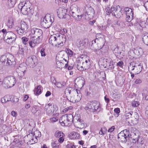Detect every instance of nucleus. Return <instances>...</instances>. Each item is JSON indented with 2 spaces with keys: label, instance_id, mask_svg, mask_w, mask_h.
Instances as JSON below:
<instances>
[{
  "label": "nucleus",
  "instance_id": "1",
  "mask_svg": "<svg viewBox=\"0 0 148 148\" xmlns=\"http://www.w3.org/2000/svg\"><path fill=\"white\" fill-rule=\"evenodd\" d=\"M65 94L67 96H70V101L75 103L79 101L81 99V95L78 92L77 90L74 88L69 87L65 91Z\"/></svg>",
  "mask_w": 148,
  "mask_h": 148
},
{
  "label": "nucleus",
  "instance_id": "2",
  "mask_svg": "<svg viewBox=\"0 0 148 148\" xmlns=\"http://www.w3.org/2000/svg\"><path fill=\"white\" fill-rule=\"evenodd\" d=\"M65 38L58 33L51 35L49 39V42L51 45L58 47L62 46L65 42Z\"/></svg>",
  "mask_w": 148,
  "mask_h": 148
},
{
  "label": "nucleus",
  "instance_id": "3",
  "mask_svg": "<svg viewBox=\"0 0 148 148\" xmlns=\"http://www.w3.org/2000/svg\"><path fill=\"white\" fill-rule=\"evenodd\" d=\"M105 42L104 38H99L90 42L89 44L91 49L94 50H99L103 47Z\"/></svg>",
  "mask_w": 148,
  "mask_h": 148
},
{
  "label": "nucleus",
  "instance_id": "4",
  "mask_svg": "<svg viewBox=\"0 0 148 148\" xmlns=\"http://www.w3.org/2000/svg\"><path fill=\"white\" fill-rule=\"evenodd\" d=\"M74 117L71 114L62 115L59 119V122L62 126H69L73 123Z\"/></svg>",
  "mask_w": 148,
  "mask_h": 148
},
{
  "label": "nucleus",
  "instance_id": "5",
  "mask_svg": "<svg viewBox=\"0 0 148 148\" xmlns=\"http://www.w3.org/2000/svg\"><path fill=\"white\" fill-rule=\"evenodd\" d=\"M31 5L29 1H21L18 5V8L23 14L27 15L29 12Z\"/></svg>",
  "mask_w": 148,
  "mask_h": 148
},
{
  "label": "nucleus",
  "instance_id": "6",
  "mask_svg": "<svg viewBox=\"0 0 148 148\" xmlns=\"http://www.w3.org/2000/svg\"><path fill=\"white\" fill-rule=\"evenodd\" d=\"M142 68L143 66L139 61H133L130 63L129 69L133 71L135 74H137L141 72Z\"/></svg>",
  "mask_w": 148,
  "mask_h": 148
},
{
  "label": "nucleus",
  "instance_id": "7",
  "mask_svg": "<svg viewBox=\"0 0 148 148\" xmlns=\"http://www.w3.org/2000/svg\"><path fill=\"white\" fill-rule=\"evenodd\" d=\"M16 79L13 76H8L5 77L3 81V86L5 88L13 86L16 83Z\"/></svg>",
  "mask_w": 148,
  "mask_h": 148
},
{
  "label": "nucleus",
  "instance_id": "8",
  "mask_svg": "<svg viewBox=\"0 0 148 148\" xmlns=\"http://www.w3.org/2000/svg\"><path fill=\"white\" fill-rule=\"evenodd\" d=\"M2 62H5L7 65H11L15 64V58L14 56L11 54H7L6 56L2 55L0 59Z\"/></svg>",
  "mask_w": 148,
  "mask_h": 148
},
{
  "label": "nucleus",
  "instance_id": "9",
  "mask_svg": "<svg viewBox=\"0 0 148 148\" xmlns=\"http://www.w3.org/2000/svg\"><path fill=\"white\" fill-rule=\"evenodd\" d=\"M4 39L7 43L10 44L14 42L16 39V35L12 32H6L3 35Z\"/></svg>",
  "mask_w": 148,
  "mask_h": 148
},
{
  "label": "nucleus",
  "instance_id": "10",
  "mask_svg": "<svg viewBox=\"0 0 148 148\" xmlns=\"http://www.w3.org/2000/svg\"><path fill=\"white\" fill-rule=\"evenodd\" d=\"M94 13L95 11L94 9L92 7H90L88 8L86 12L80 15V18L79 19H81L82 17H83L85 19L89 20L93 16Z\"/></svg>",
  "mask_w": 148,
  "mask_h": 148
},
{
  "label": "nucleus",
  "instance_id": "11",
  "mask_svg": "<svg viewBox=\"0 0 148 148\" xmlns=\"http://www.w3.org/2000/svg\"><path fill=\"white\" fill-rule=\"evenodd\" d=\"M73 123L78 128H83L85 126V122L81 118L79 114H77L76 116H74Z\"/></svg>",
  "mask_w": 148,
  "mask_h": 148
},
{
  "label": "nucleus",
  "instance_id": "12",
  "mask_svg": "<svg viewBox=\"0 0 148 148\" xmlns=\"http://www.w3.org/2000/svg\"><path fill=\"white\" fill-rule=\"evenodd\" d=\"M129 137V131L127 130H124L118 135V138L119 141L126 143L127 141V138Z\"/></svg>",
  "mask_w": 148,
  "mask_h": 148
},
{
  "label": "nucleus",
  "instance_id": "13",
  "mask_svg": "<svg viewBox=\"0 0 148 148\" xmlns=\"http://www.w3.org/2000/svg\"><path fill=\"white\" fill-rule=\"evenodd\" d=\"M54 19L53 17H51L49 14H47L43 18V21H42L41 23L45 27L47 28L49 27L54 22Z\"/></svg>",
  "mask_w": 148,
  "mask_h": 148
},
{
  "label": "nucleus",
  "instance_id": "14",
  "mask_svg": "<svg viewBox=\"0 0 148 148\" xmlns=\"http://www.w3.org/2000/svg\"><path fill=\"white\" fill-rule=\"evenodd\" d=\"M20 24L21 27H16V30L18 33L20 35H21L22 34L26 33L28 28V25L24 21H21V22Z\"/></svg>",
  "mask_w": 148,
  "mask_h": 148
},
{
  "label": "nucleus",
  "instance_id": "15",
  "mask_svg": "<svg viewBox=\"0 0 148 148\" xmlns=\"http://www.w3.org/2000/svg\"><path fill=\"white\" fill-rule=\"evenodd\" d=\"M124 10L126 15V20L128 22H131L133 17L134 12L132 10L129 8L126 7L124 8Z\"/></svg>",
  "mask_w": 148,
  "mask_h": 148
},
{
  "label": "nucleus",
  "instance_id": "16",
  "mask_svg": "<svg viewBox=\"0 0 148 148\" xmlns=\"http://www.w3.org/2000/svg\"><path fill=\"white\" fill-rule=\"evenodd\" d=\"M30 35L31 37L37 39L40 38L42 34V31L40 29L33 28L31 29Z\"/></svg>",
  "mask_w": 148,
  "mask_h": 148
},
{
  "label": "nucleus",
  "instance_id": "17",
  "mask_svg": "<svg viewBox=\"0 0 148 148\" xmlns=\"http://www.w3.org/2000/svg\"><path fill=\"white\" fill-rule=\"evenodd\" d=\"M88 106L89 110L90 111L93 112L97 111L100 108L99 104L96 101L89 102Z\"/></svg>",
  "mask_w": 148,
  "mask_h": 148
},
{
  "label": "nucleus",
  "instance_id": "18",
  "mask_svg": "<svg viewBox=\"0 0 148 148\" xmlns=\"http://www.w3.org/2000/svg\"><path fill=\"white\" fill-rule=\"evenodd\" d=\"M27 67L25 64H20L16 69V72L18 73V76L20 77L23 76L25 74V72L26 71Z\"/></svg>",
  "mask_w": 148,
  "mask_h": 148
},
{
  "label": "nucleus",
  "instance_id": "19",
  "mask_svg": "<svg viewBox=\"0 0 148 148\" xmlns=\"http://www.w3.org/2000/svg\"><path fill=\"white\" fill-rule=\"evenodd\" d=\"M41 136L40 132L38 130H36L34 132H32L31 133L27 135V137H29L30 136H33V138L31 139L30 142L33 144L37 141V138L40 137Z\"/></svg>",
  "mask_w": 148,
  "mask_h": 148
},
{
  "label": "nucleus",
  "instance_id": "20",
  "mask_svg": "<svg viewBox=\"0 0 148 148\" xmlns=\"http://www.w3.org/2000/svg\"><path fill=\"white\" fill-rule=\"evenodd\" d=\"M82 66H79L77 64V68L80 71H83L84 69L86 70L90 67V63L89 60H86L82 62Z\"/></svg>",
  "mask_w": 148,
  "mask_h": 148
},
{
  "label": "nucleus",
  "instance_id": "21",
  "mask_svg": "<svg viewBox=\"0 0 148 148\" xmlns=\"http://www.w3.org/2000/svg\"><path fill=\"white\" fill-rule=\"evenodd\" d=\"M36 58L35 56H32L26 59V64L30 67H33L35 66Z\"/></svg>",
  "mask_w": 148,
  "mask_h": 148
},
{
  "label": "nucleus",
  "instance_id": "22",
  "mask_svg": "<svg viewBox=\"0 0 148 148\" xmlns=\"http://www.w3.org/2000/svg\"><path fill=\"white\" fill-rule=\"evenodd\" d=\"M40 38L37 39L32 37L29 42V45L31 48H34L40 42Z\"/></svg>",
  "mask_w": 148,
  "mask_h": 148
},
{
  "label": "nucleus",
  "instance_id": "23",
  "mask_svg": "<svg viewBox=\"0 0 148 148\" xmlns=\"http://www.w3.org/2000/svg\"><path fill=\"white\" fill-rule=\"evenodd\" d=\"M66 10L63 8H60L58 10L57 14L58 16L60 18H63L66 17L67 15Z\"/></svg>",
  "mask_w": 148,
  "mask_h": 148
},
{
  "label": "nucleus",
  "instance_id": "24",
  "mask_svg": "<svg viewBox=\"0 0 148 148\" xmlns=\"http://www.w3.org/2000/svg\"><path fill=\"white\" fill-rule=\"evenodd\" d=\"M64 134L62 132L59 131H57L54 134L55 136L57 138H59L58 141L60 143H62L64 140Z\"/></svg>",
  "mask_w": 148,
  "mask_h": 148
},
{
  "label": "nucleus",
  "instance_id": "25",
  "mask_svg": "<svg viewBox=\"0 0 148 148\" xmlns=\"http://www.w3.org/2000/svg\"><path fill=\"white\" fill-rule=\"evenodd\" d=\"M71 10L70 12V14L74 17H76V16L79 17V16L78 15L76 14V13L79 12L78 8L77 6L74 7L72 6L71 7Z\"/></svg>",
  "mask_w": 148,
  "mask_h": 148
},
{
  "label": "nucleus",
  "instance_id": "26",
  "mask_svg": "<svg viewBox=\"0 0 148 148\" xmlns=\"http://www.w3.org/2000/svg\"><path fill=\"white\" fill-rule=\"evenodd\" d=\"M133 112L132 111L130 112H126L124 116V118L126 121L129 123H130L131 121V120L132 118Z\"/></svg>",
  "mask_w": 148,
  "mask_h": 148
},
{
  "label": "nucleus",
  "instance_id": "27",
  "mask_svg": "<svg viewBox=\"0 0 148 148\" xmlns=\"http://www.w3.org/2000/svg\"><path fill=\"white\" fill-rule=\"evenodd\" d=\"M132 115H133V117L132 116V118L131 120L132 123H133L134 124H136L138 122V115L136 112H133Z\"/></svg>",
  "mask_w": 148,
  "mask_h": 148
},
{
  "label": "nucleus",
  "instance_id": "28",
  "mask_svg": "<svg viewBox=\"0 0 148 148\" xmlns=\"http://www.w3.org/2000/svg\"><path fill=\"white\" fill-rule=\"evenodd\" d=\"M121 10V9L119 5H117L115 7H112V15L116 16V15H117V13L119 12H120Z\"/></svg>",
  "mask_w": 148,
  "mask_h": 148
},
{
  "label": "nucleus",
  "instance_id": "29",
  "mask_svg": "<svg viewBox=\"0 0 148 148\" xmlns=\"http://www.w3.org/2000/svg\"><path fill=\"white\" fill-rule=\"evenodd\" d=\"M69 137L71 139H79L80 138V134L78 132H73L69 135Z\"/></svg>",
  "mask_w": 148,
  "mask_h": 148
},
{
  "label": "nucleus",
  "instance_id": "30",
  "mask_svg": "<svg viewBox=\"0 0 148 148\" xmlns=\"http://www.w3.org/2000/svg\"><path fill=\"white\" fill-rule=\"evenodd\" d=\"M52 108V105L51 103H49L45 106V110L46 111V113L48 115H49L51 113Z\"/></svg>",
  "mask_w": 148,
  "mask_h": 148
},
{
  "label": "nucleus",
  "instance_id": "31",
  "mask_svg": "<svg viewBox=\"0 0 148 148\" xmlns=\"http://www.w3.org/2000/svg\"><path fill=\"white\" fill-rule=\"evenodd\" d=\"M53 83L57 87L59 88H63L66 85V83L64 82H57L55 81V82Z\"/></svg>",
  "mask_w": 148,
  "mask_h": 148
},
{
  "label": "nucleus",
  "instance_id": "32",
  "mask_svg": "<svg viewBox=\"0 0 148 148\" xmlns=\"http://www.w3.org/2000/svg\"><path fill=\"white\" fill-rule=\"evenodd\" d=\"M86 45V42L85 40L80 41L77 44V46L78 48L81 49H83L85 47Z\"/></svg>",
  "mask_w": 148,
  "mask_h": 148
},
{
  "label": "nucleus",
  "instance_id": "33",
  "mask_svg": "<svg viewBox=\"0 0 148 148\" xmlns=\"http://www.w3.org/2000/svg\"><path fill=\"white\" fill-rule=\"evenodd\" d=\"M76 80L77 81L78 84H81L83 87L85 84L84 79L82 77H79L76 78Z\"/></svg>",
  "mask_w": 148,
  "mask_h": 148
},
{
  "label": "nucleus",
  "instance_id": "34",
  "mask_svg": "<svg viewBox=\"0 0 148 148\" xmlns=\"http://www.w3.org/2000/svg\"><path fill=\"white\" fill-rule=\"evenodd\" d=\"M41 86L40 85H39L37 86V88L34 89V92L35 95H38L41 93Z\"/></svg>",
  "mask_w": 148,
  "mask_h": 148
},
{
  "label": "nucleus",
  "instance_id": "35",
  "mask_svg": "<svg viewBox=\"0 0 148 148\" xmlns=\"http://www.w3.org/2000/svg\"><path fill=\"white\" fill-rule=\"evenodd\" d=\"M10 100V96L8 95H6L1 99V101L2 103H5Z\"/></svg>",
  "mask_w": 148,
  "mask_h": 148
},
{
  "label": "nucleus",
  "instance_id": "36",
  "mask_svg": "<svg viewBox=\"0 0 148 148\" xmlns=\"http://www.w3.org/2000/svg\"><path fill=\"white\" fill-rule=\"evenodd\" d=\"M134 53L137 55H142L143 54V50L142 48H139L135 49L134 50Z\"/></svg>",
  "mask_w": 148,
  "mask_h": 148
},
{
  "label": "nucleus",
  "instance_id": "37",
  "mask_svg": "<svg viewBox=\"0 0 148 148\" xmlns=\"http://www.w3.org/2000/svg\"><path fill=\"white\" fill-rule=\"evenodd\" d=\"M31 111L34 114L36 113L37 111L38 112V113H40L41 112V111L40 110H39L37 108V106L36 105H34L31 107Z\"/></svg>",
  "mask_w": 148,
  "mask_h": 148
},
{
  "label": "nucleus",
  "instance_id": "38",
  "mask_svg": "<svg viewBox=\"0 0 148 148\" xmlns=\"http://www.w3.org/2000/svg\"><path fill=\"white\" fill-rule=\"evenodd\" d=\"M62 60L56 61V63L57 68H62V67L64 65V62H62Z\"/></svg>",
  "mask_w": 148,
  "mask_h": 148
},
{
  "label": "nucleus",
  "instance_id": "39",
  "mask_svg": "<svg viewBox=\"0 0 148 148\" xmlns=\"http://www.w3.org/2000/svg\"><path fill=\"white\" fill-rule=\"evenodd\" d=\"M8 5L10 7H12L16 3V0H8Z\"/></svg>",
  "mask_w": 148,
  "mask_h": 148
},
{
  "label": "nucleus",
  "instance_id": "40",
  "mask_svg": "<svg viewBox=\"0 0 148 148\" xmlns=\"http://www.w3.org/2000/svg\"><path fill=\"white\" fill-rule=\"evenodd\" d=\"M140 105V103L138 101H132L131 105L133 107H136Z\"/></svg>",
  "mask_w": 148,
  "mask_h": 148
},
{
  "label": "nucleus",
  "instance_id": "41",
  "mask_svg": "<svg viewBox=\"0 0 148 148\" xmlns=\"http://www.w3.org/2000/svg\"><path fill=\"white\" fill-rule=\"evenodd\" d=\"M143 39L144 43L148 46V34L144 36L143 38Z\"/></svg>",
  "mask_w": 148,
  "mask_h": 148
},
{
  "label": "nucleus",
  "instance_id": "42",
  "mask_svg": "<svg viewBox=\"0 0 148 148\" xmlns=\"http://www.w3.org/2000/svg\"><path fill=\"white\" fill-rule=\"evenodd\" d=\"M66 147L68 148H76L75 146L74 145L73 143L69 142H68Z\"/></svg>",
  "mask_w": 148,
  "mask_h": 148
},
{
  "label": "nucleus",
  "instance_id": "43",
  "mask_svg": "<svg viewBox=\"0 0 148 148\" xmlns=\"http://www.w3.org/2000/svg\"><path fill=\"white\" fill-rule=\"evenodd\" d=\"M29 38L26 37H23L21 38L22 42L25 45H26L27 44V42Z\"/></svg>",
  "mask_w": 148,
  "mask_h": 148
},
{
  "label": "nucleus",
  "instance_id": "44",
  "mask_svg": "<svg viewBox=\"0 0 148 148\" xmlns=\"http://www.w3.org/2000/svg\"><path fill=\"white\" fill-rule=\"evenodd\" d=\"M107 129L106 128L103 127L101 129L100 131L99 132L100 134L101 135H103L107 132Z\"/></svg>",
  "mask_w": 148,
  "mask_h": 148
},
{
  "label": "nucleus",
  "instance_id": "45",
  "mask_svg": "<svg viewBox=\"0 0 148 148\" xmlns=\"http://www.w3.org/2000/svg\"><path fill=\"white\" fill-rule=\"evenodd\" d=\"M106 12L107 15H109L112 13V7H107L106 9Z\"/></svg>",
  "mask_w": 148,
  "mask_h": 148
},
{
  "label": "nucleus",
  "instance_id": "46",
  "mask_svg": "<svg viewBox=\"0 0 148 148\" xmlns=\"http://www.w3.org/2000/svg\"><path fill=\"white\" fill-rule=\"evenodd\" d=\"M140 136H138V138H134L133 139L132 142L133 143H135L136 142H137L138 143H141L142 142V141L141 140H139V139L140 138Z\"/></svg>",
  "mask_w": 148,
  "mask_h": 148
},
{
  "label": "nucleus",
  "instance_id": "47",
  "mask_svg": "<svg viewBox=\"0 0 148 148\" xmlns=\"http://www.w3.org/2000/svg\"><path fill=\"white\" fill-rule=\"evenodd\" d=\"M114 62H110V65L108 67V69L109 70H113L114 68Z\"/></svg>",
  "mask_w": 148,
  "mask_h": 148
},
{
  "label": "nucleus",
  "instance_id": "48",
  "mask_svg": "<svg viewBox=\"0 0 148 148\" xmlns=\"http://www.w3.org/2000/svg\"><path fill=\"white\" fill-rule=\"evenodd\" d=\"M58 118L57 117H53L50 119L51 122H54L58 121Z\"/></svg>",
  "mask_w": 148,
  "mask_h": 148
},
{
  "label": "nucleus",
  "instance_id": "49",
  "mask_svg": "<svg viewBox=\"0 0 148 148\" xmlns=\"http://www.w3.org/2000/svg\"><path fill=\"white\" fill-rule=\"evenodd\" d=\"M114 52L118 55V54H120L121 52L120 50H119V47H117L114 50Z\"/></svg>",
  "mask_w": 148,
  "mask_h": 148
},
{
  "label": "nucleus",
  "instance_id": "50",
  "mask_svg": "<svg viewBox=\"0 0 148 148\" xmlns=\"http://www.w3.org/2000/svg\"><path fill=\"white\" fill-rule=\"evenodd\" d=\"M72 108L73 107L72 106L67 107L63 110V112L64 113H65L67 112L68 111L72 110Z\"/></svg>",
  "mask_w": 148,
  "mask_h": 148
},
{
  "label": "nucleus",
  "instance_id": "51",
  "mask_svg": "<svg viewBox=\"0 0 148 148\" xmlns=\"http://www.w3.org/2000/svg\"><path fill=\"white\" fill-rule=\"evenodd\" d=\"M51 145L53 148H59V145L57 144L56 141L52 143Z\"/></svg>",
  "mask_w": 148,
  "mask_h": 148
},
{
  "label": "nucleus",
  "instance_id": "52",
  "mask_svg": "<svg viewBox=\"0 0 148 148\" xmlns=\"http://www.w3.org/2000/svg\"><path fill=\"white\" fill-rule=\"evenodd\" d=\"M41 56L42 57H45L46 55V54L45 52V49L44 48H42L40 51Z\"/></svg>",
  "mask_w": 148,
  "mask_h": 148
},
{
  "label": "nucleus",
  "instance_id": "53",
  "mask_svg": "<svg viewBox=\"0 0 148 148\" xmlns=\"http://www.w3.org/2000/svg\"><path fill=\"white\" fill-rule=\"evenodd\" d=\"M114 111V112L116 113L117 115V116L119 115V114L120 112V110L119 108H115Z\"/></svg>",
  "mask_w": 148,
  "mask_h": 148
},
{
  "label": "nucleus",
  "instance_id": "54",
  "mask_svg": "<svg viewBox=\"0 0 148 148\" xmlns=\"http://www.w3.org/2000/svg\"><path fill=\"white\" fill-rule=\"evenodd\" d=\"M142 82V79L139 78L136 79L135 81V83L136 84H140Z\"/></svg>",
  "mask_w": 148,
  "mask_h": 148
},
{
  "label": "nucleus",
  "instance_id": "55",
  "mask_svg": "<svg viewBox=\"0 0 148 148\" xmlns=\"http://www.w3.org/2000/svg\"><path fill=\"white\" fill-rule=\"evenodd\" d=\"M123 62L122 61H120L117 63L116 65L117 66H119L121 68L123 66Z\"/></svg>",
  "mask_w": 148,
  "mask_h": 148
},
{
  "label": "nucleus",
  "instance_id": "56",
  "mask_svg": "<svg viewBox=\"0 0 148 148\" xmlns=\"http://www.w3.org/2000/svg\"><path fill=\"white\" fill-rule=\"evenodd\" d=\"M64 60L65 62H67L66 63V64L65 63L64 64H65L64 67L65 68H66L67 67L68 68V66H69V65L68 64V62H67L66 60L64 58L63 59V60H62L63 62H64Z\"/></svg>",
  "mask_w": 148,
  "mask_h": 148
},
{
  "label": "nucleus",
  "instance_id": "57",
  "mask_svg": "<svg viewBox=\"0 0 148 148\" xmlns=\"http://www.w3.org/2000/svg\"><path fill=\"white\" fill-rule=\"evenodd\" d=\"M68 53L70 57L72 56L73 55V52L71 50L69 49L68 50Z\"/></svg>",
  "mask_w": 148,
  "mask_h": 148
},
{
  "label": "nucleus",
  "instance_id": "58",
  "mask_svg": "<svg viewBox=\"0 0 148 148\" xmlns=\"http://www.w3.org/2000/svg\"><path fill=\"white\" fill-rule=\"evenodd\" d=\"M114 127L113 126L108 130V132H112L114 130Z\"/></svg>",
  "mask_w": 148,
  "mask_h": 148
},
{
  "label": "nucleus",
  "instance_id": "59",
  "mask_svg": "<svg viewBox=\"0 0 148 148\" xmlns=\"http://www.w3.org/2000/svg\"><path fill=\"white\" fill-rule=\"evenodd\" d=\"M144 6L146 10L148 11V1L145 2L144 4Z\"/></svg>",
  "mask_w": 148,
  "mask_h": 148
},
{
  "label": "nucleus",
  "instance_id": "60",
  "mask_svg": "<svg viewBox=\"0 0 148 148\" xmlns=\"http://www.w3.org/2000/svg\"><path fill=\"white\" fill-rule=\"evenodd\" d=\"M51 92L49 91H47L45 95V96L46 97H48L50 96L51 95Z\"/></svg>",
  "mask_w": 148,
  "mask_h": 148
},
{
  "label": "nucleus",
  "instance_id": "61",
  "mask_svg": "<svg viewBox=\"0 0 148 148\" xmlns=\"http://www.w3.org/2000/svg\"><path fill=\"white\" fill-rule=\"evenodd\" d=\"M142 95L143 97H145V99L146 100H148V95H146L145 94L142 93Z\"/></svg>",
  "mask_w": 148,
  "mask_h": 148
},
{
  "label": "nucleus",
  "instance_id": "62",
  "mask_svg": "<svg viewBox=\"0 0 148 148\" xmlns=\"http://www.w3.org/2000/svg\"><path fill=\"white\" fill-rule=\"evenodd\" d=\"M29 96L27 95H25L23 97V101H25L29 98Z\"/></svg>",
  "mask_w": 148,
  "mask_h": 148
},
{
  "label": "nucleus",
  "instance_id": "63",
  "mask_svg": "<svg viewBox=\"0 0 148 148\" xmlns=\"http://www.w3.org/2000/svg\"><path fill=\"white\" fill-rule=\"evenodd\" d=\"M7 31H8L6 29H2L1 31H0V32H2L3 33V35H5V33L6 32H8Z\"/></svg>",
  "mask_w": 148,
  "mask_h": 148
},
{
  "label": "nucleus",
  "instance_id": "64",
  "mask_svg": "<svg viewBox=\"0 0 148 148\" xmlns=\"http://www.w3.org/2000/svg\"><path fill=\"white\" fill-rule=\"evenodd\" d=\"M104 99L105 101L107 103H108L109 102L110 100L108 98H107L106 97V96L104 97Z\"/></svg>",
  "mask_w": 148,
  "mask_h": 148
}]
</instances>
